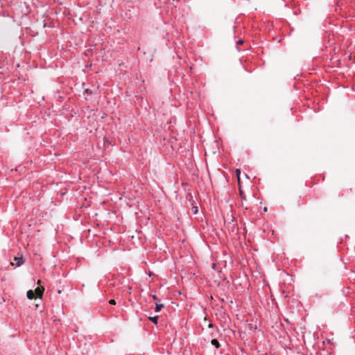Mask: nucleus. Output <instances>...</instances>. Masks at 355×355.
Returning <instances> with one entry per match:
<instances>
[{"label": "nucleus", "instance_id": "6e6552de", "mask_svg": "<svg viewBox=\"0 0 355 355\" xmlns=\"http://www.w3.org/2000/svg\"><path fill=\"white\" fill-rule=\"evenodd\" d=\"M109 303H110V304H112V305H115V304H116V302H115V300H110L109 301Z\"/></svg>", "mask_w": 355, "mask_h": 355}, {"label": "nucleus", "instance_id": "f8f14e48", "mask_svg": "<svg viewBox=\"0 0 355 355\" xmlns=\"http://www.w3.org/2000/svg\"><path fill=\"white\" fill-rule=\"evenodd\" d=\"M193 209L194 214H196L198 212V207H194Z\"/></svg>", "mask_w": 355, "mask_h": 355}, {"label": "nucleus", "instance_id": "ddd939ff", "mask_svg": "<svg viewBox=\"0 0 355 355\" xmlns=\"http://www.w3.org/2000/svg\"><path fill=\"white\" fill-rule=\"evenodd\" d=\"M208 327L209 328H213L214 327V324L212 323H209V325H208Z\"/></svg>", "mask_w": 355, "mask_h": 355}, {"label": "nucleus", "instance_id": "9b49d317", "mask_svg": "<svg viewBox=\"0 0 355 355\" xmlns=\"http://www.w3.org/2000/svg\"><path fill=\"white\" fill-rule=\"evenodd\" d=\"M236 43H237V44H243V40H239L237 41Z\"/></svg>", "mask_w": 355, "mask_h": 355}, {"label": "nucleus", "instance_id": "f257e3e1", "mask_svg": "<svg viewBox=\"0 0 355 355\" xmlns=\"http://www.w3.org/2000/svg\"><path fill=\"white\" fill-rule=\"evenodd\" d=\"M44 288L42 287H37L35 291V294L40 298L42 297L43 293H44Z\"/></svg>", "mask_w": 355, "mask_h": 355}, {"label": "nucleus", "instance_id": "39448f33", "mask_svg": "<svg viewBox=\"0 0 355 355\" xmlns=\"http://www.w3.org/2000/svg\"><path fill=\"white\" fill-rule=\"evenodd\" d=\"M155 305H156V306H155L156 312H159L162 309V308L164 307V304H162L156 303Z\"/></svg>", "mask_w": 355, "mask_h": 355}, {"label": "nucleus", "instance_id": "9d476101", "mask_svg": "<svg viewBox=\"0 0 355 355\" xmlns=\"http://www.w3.org/2000/svg\"><path fill=\"white\" fill-rule=\"evenodd\" d=\"M85 93H87V94H92V91H91V90H89V89H86L85 90Z\"/></svg>", "mask_w": 355, "mask_h": 355}, {"label": "nucleus", "instance_id": "4468645a", "mask_svg": "<svg viewBox=\"0 0 355 355\" xmlns=\"http://www.w3.org/2000/svg\"><path fill=\"white\" fill-rule=\"evenodd\" d=\"M241 206L244 207L245 209H248V205H245V204L242 203Z\"/></svg>", "mask_w": 355, "mask_h": 355}, {"label": "nucleus", "instance_id": "7ed1b4c3", "mask_svg": "<svg viewBox=\"0 0 355 355\" xmlns=\"http://www.w3.org/2000/svg\"><path fill=\"white\" fill-rule=\"evenodd\" d=\"M35 292L32 290H29L26 293L27 297L29 300H33L35 297Z\"/></svg>", "mask_w": 355, "mask_h": 355}, {"label": "nucleus", "instance_id": "dca6fc26", "mask_svg": "<svg viewBox=\"0 0 355 355\" xmlns=\"http://www.w3.org/2000/svg\"><path fill=\"white\" fill-rule=\"evenodd\" d=\"M267 211V208H266V207H265V208H264V211Z\"/></svg>", "mask_w": 355, "mask_h": 355}, {"label": "nucleus", "instance_id": "423d86ee", "mask_svg": "<svg viewBox=\"0 0 355 355\" xmlns=\"http://www.w3.org/2000/svg\"><path fill=\"white\" fill-rule=\"evenodd\" d=\"M149 320L152 321L154 324H157L158 321V316L150 317Z\"/></svg>", "mask_w": 355, "mask_h": 355}, {"label": "nucleus", "instance_id": "1a4fd4ad", "mask_svg": "<svg viewBox=\"0 0 355 355\" xmlns=\"http://www.w3.org/2000/svg\"><path fill=\"white\" fill-rule=\"evenodd\" d=\"M152 297H153V300H157V301H159V302L160 301V300H159V299H158L155 295H152Z\"/></svg>", "mask_w": 355, "mask_h": 355}, {"label": "nucleus", "instance_id": "2eb2a0df", "mask_svg": "<svg viewBox=\"0 0 355 355\" xmlns=\"http://www.w3.org/2000/svg\"><path fill=\"white\" fill-rule=\"evenodd\" d=\"M236 173H237V175H239L240 172H239V171L238 169L236 170Z\"/></svg>", "mask_w": 355, "mask_h": 355}, {"label": "nucleus", "instance_id": "f03ea898", "mask_svg": "<svg viewBox=\"0 0 355 355\" xmlns=\"http://www.w3.org/2000/svg\"><path fill=\"white\" fill-rule=\"evenodd\" d=\"M14 260L16 261L15 265L17 267L21 266L24 263V259H23L22 257H15L14 258Z\"/></svg>", "mask_w": 355, "mask_h": 355}, {"label": "nucleus", "instance_id": "20e7f679", "mask_svg": "<svg viewBox=\"0 0 355 355\" xmlns=\"http://www.w3.org/2000/svg\"><path fill=\"white\" fill-rule=\"evenodd\" d=\"M211 343L217 349H218L220 347V344L216 339H212Z\"/></svg>", "mask_w": 355, "mask_h": 355}, {"label": "nucleus", "instance_id": "0eeeda50", "mask_svg": "<svg viewBox=\"0 0 355 355\" xmlns=\"http://www.w3.org/2000/svg\"><path fill=\"white\" fill-rule=\"evenodd\" d=\"M240 195H241L242 199L245 200V196H244L242 191H240Z\"/></svg>", "mask_w": 355, "mask_h": 355}]
</instances>
